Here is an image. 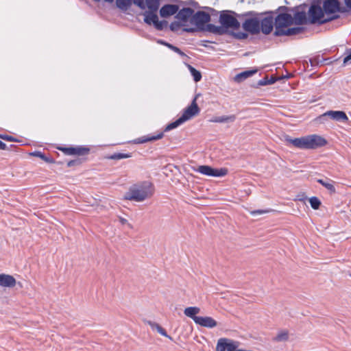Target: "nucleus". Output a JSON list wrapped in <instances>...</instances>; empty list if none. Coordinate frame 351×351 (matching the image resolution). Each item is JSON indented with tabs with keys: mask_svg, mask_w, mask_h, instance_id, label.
<instances>
[{
	"mask_svg": "<svg viewBox=\"0 0 351 351\" xmlns=\"http://www.w3.org/2000/svg\"><path fill=\"white\" fill-rule=\"evenodd\" d=\"M154 194L153 185L148 182L132 186L125 195V199L136 202H143L150 198Z\"/></svg>",
	"mask_w": 351,
	"mask_h": 351,
	"instance_id": "1",
	"label": "nucleus"
},
{
	"mask_svg": "<svg viewBox=\"0 0 351 351\" xmlns=\"http://www.w3.org/2000/svg\"><path fill=\"white\" fill-rule=\"evenodd\" d=\"M262 15L263 13L249 11L241 14H238L237 16L239 19L242 17H249L243 23L242 27L245 32L255 35L260 33V21L261 16Z\"/></svg>",
	"mask_w": 351,
	"mask_h": 351,
	"instance_id": "2",
	"label": "nucleus"
},
{
	"mask_svg": "<svg viewBox=\"0 0 351 351\" xmlns=\"http://www.w3.org/2000/svg\"><path fill=\"white\" fill-rule=\"evenodd\" d=\"M324 11L320 5L312 3L308 11V23L310 24H324L339 18V15H332L324 18Z\"/></svg>",
	"mask_w": 351,
	"mask_h": 351,
	"instance_id": "3",
	"label": "nucleus"
},
{
	"mask_svg": "<svg viewBox=\"0 0 351 351\" xmlns=\"http://www.w3.org/2000/svg\"><path fill=\"white\" fill-rule=\"evenodd\" d=\"M197 97V96H195V97L193 99L191 105L184 110L182 114L177 120L167 125L165 132H167L177 128L178 125H181L186 121L191 119L199 113V108L196 102Z\"/></svg>",
	"mask_w": 351,
	"mask_h": 351,
	"instance_id": "4",
	"label": "nucleus"
},
{
	"mask_svg": "<svg viewBox=\"0 0 351 351\" xmlns=\"http://www.w3.org/2000/svg\"><path fill=\"white\" fill-rule=\"evenodd\" d=\"M275 32H281L293 24V19L291 14L288 13H280L274 19Z\"/></svg>",
	"mask_w": 351,
	"mask_h": 351,
	"instance_id": "5",
	"label": "nucleus"
},
{
	"mask_svg": "<svg viewBox=\"0 0 351 351\" xmlns=\"http://www.w3.org/2000/svg\"><path fill=\"white\" fill-rule=\"evenodd\" d=\"M322 8L327 15H337V12L345 13L348 11L346 8L341 6L339 0H324Z\"/></svg>",
	"mask_w": 351,
	"mask_h": 351,
	"instance_id": "6",
	"label": "nucleus"
},
{
	"mask_svg": "<svg viewBox=\"0 0 351 351\" xmlns=\"http://www.w3.org/2000/svg\"><path fill=\"white\" fill-rule=\"evenodd\" d=\"M193 169L208 177H223L228 173V169L226 168L215 169L208 165H199Z\"/></svg>",
	"mask_w": 351,
	"mask_h": 351,
	"instance_id": "7",
	"label": "nucleus"
},
{
	"mask_svg": "<svg viewBox=\"0 0 351 351\" xmlns=\"http://www.w3.org/2000/svg\"><path fill=\"white\" fill-rule=\"evenodd\" d=\"M219 23L228 30V28L237 29L240 27V23L233 16L228 13H222L219 16Z\"/></svg>",
	"mask_w": 351,
	"mask_h": 351,
	"instance_id": "8",
	"label": "nucleus"
},
{
	"mask_svg": "<svg viewBox=\"0 0 351 351\" xmlns=\"http://www.w3.org/2000/svg\"><path fill=\"white\" fill-rule=\"evenodd\" d=\"M210 21V16L204 11H197L191 19V23L195 24L199 29H203L204 25Z\"/></svg>",
	"mask_w": 351,
	"mask_h": 351,
	"instance_id": "9",
	"label": "nucleus"
},
{
	"mask_svg": "<svg viewBox=\"0 0 351 351\" xmlns=\"http://www.w3.org/2000/svg\"><path fill=\"white\" fill-rule=\"evenodd\" d=\"M66 155L85 156L89 154L90 149L87 147L76 146L69 147H58Z\"/></svg>",
	"mask_w": 351,
	"mask_h": 351,
	"instance_id": "10",
	"label": "nucleus"
},
{
	"mask_svg": "<svg viewBox=\"0 0 351 351\" xmlns=\"http://www.w3.org/2000/svg\"><path fill=\"white\" fill-rule=\"evenodd\" d=\"M307 149H316L325 145L327 143L326 140L321 136L317 134H310L306 136Z\"/></svg>",
	"mask_w": 351,
	"mask_h": 351,
	"instance_id": "11",
	"label": "nucleus"
},
{
	"mask_svg": "<svg viewBox=\"0 0 351 351\" xmlns=\"http://www.w3.org/2000/svg\"><path fill=\"white\" fill-rule=\"evenodd\" d=\"M281 139L286 141L287 144L292 145L295 147L307 149L306 136L301 138H291L287 134H285Z\"/></svg>",
	"mask_w": 351,
	"mask_h": 351,
	"instance_id": "12",
	"label": "nucleus"
},
{
	"mask_svg": "<svg viewBox=\"0 0 351 351\" xmlns=\"http://www.w3.org/2000/svg\"><path fill=\"white\" fill-rule=\"evenodd\" d=\"M275 25V21L271 16H267L263 19H261L260 21V32L265 35L269 34Z\"/></svg>",
	"mask_w": 351,
	"mask_h": 351,
	"instance_id": "13",
	"label": "nucleus"
},
{
	"mask_svg": "<svg viewBox=\"0 0 351 351\" xmlns=\"http://www.w3.org/2000/svg\"><path fill=\"white\" fill-rule=\"evenodd\" d=\"M322 117H328L334 121L341 123H346L348 120V117L346 112L341 110H328L324 113Z\"/></svg>",
	"mask_w": 351,
	"mask_h": 351,
	"instance_id": "14",
	"label": "nucleus"
},
{
	"mask_svg": "<svg viewBox=\"0 0 351 351\" xmlns=\"http://www.w3.org/2000/svg\"><path fill=\"white\" fill-rule=\"evenodd\" d=\"M162 136H163L162 133H159L158 134H157L156 136L147 135V136H144L136 138L133 141L126 140L125 141L118 142L117 143L119 144V143H132L134 144H142V143H147L149 141H156V140L160 139L162 138Z\"/></svg>",
	"mask_w": 351,
	"mask_h": 351,
	"instance_id": "15",
	"label": "nucleus"
},
{
	"mask_svg": "<svg viewBox=\"0 0 351 351\" xmlns=\"http://www.w3.org/2000/svg\"><path fill=\"white\" fill-rule=\"evenodd\" d=\"M178 10L179 7L177 5L166 4L160 8V15L162 17L167 18L169 16L176 14Z\"/></svg>",
	"mask_w": 351,
	"mask_h": 351,
	"instance_id": "16",
	"label": "nucleus"
},
{
	"mask_svg": "<svg viewBox=\"0 0 351 351\" xmlns=\"http://www.w3.org/2000/svg\"><path fill=\"white\" fill-rule=\"evenodd\" d=\"M196 324L199 325L202 327L213 328L218 325V323L213 317L205 316L201 317L197 319Z\"/></svg>",
	"mask_w": 351,
	"mask_h": 351,
	"instance_id": "17",
	"label": "nucleus"
},
{
	"mask_svg": "<svg viewBox=\"0 0 351 351\" xmlns=\"http://www.w3.org/2000/svg\"><path fill=\"white\" fill-rule=\"evenodd\" d=\"M194 10L191 8H184L178 11L176 18L178 20L186 22L189 18L191 19Z\"/></svg>",
	"mask_w": 351,
	"mask_h": 351,
	"instance_id": "18",
	"label": "nucleus"
},
{
	"mask_svg": "<svg viewBox=\"0 0 351 351\" xmlns=\"http://www.w3.org/2000/svg\"><path fill=\"white\" fill-rule=\"evenodd\" d=\"M293 24L298 25H306L308 23V17H306V14L304 11L295 12L293 16Z\"/></svg>",
	"mask_w": 351,
	"mask_h": 351,
	"instance_id": "19",
	"label": "nucleus"
},
{
	"mask_svg": "<svg viewBox=\"0 0 351 351\" xmlns=\"http://www.w3.org/2000/svg\"><path fill=\"white\" fill-rule=\"evenodd\" d=\"M304 31V27H295L288 28L287 29H285L283 32H274V34L276 36H293L299 34Z\"/></svg>",
	"mask_w": 351,
	"mask_h": 351,
	"instance_id": "20",
	"label": "nucleus"
},
{
	"mask_svg": "<svg viewBox=\"0 0 351 351\" xmlns=\"http://www.w3.org/2000/svg\"><path fill=\"white\" fill-rule=\"evenodd\" d=\"M16 281L15 278L8 274H1L0 286L4 287H14L16 285Z\"/></svg>",
	"mask_w": 351,
	"mask_h": 351,
	"instance_id": "21",
	"label": "nucleus"
},
{
	"mask_svg": "<svg viewBox=\"0 0 351 351\" xmlns=\"http://www.w3.org/2000/svg\"><path fill=\"white\" fill-rule=\"evenodd\" d=\"M204 29L208 32L220 36L224 35L228 32V30H226L222 25L221 26H217L213 24H207Z\"/></svg>",
	"mask_w": 351,
	"mask_h": 351,
	"instance_id": "22",
	"label": "nucleus"
},
{
	"mask_svg": "<svg viewBox=\"0 0 351 351\" xmlns=\"http://www.w3.org/2000/svg\"><path fill=\"white\" fill-rule=\"evenodd\" d=\"M199 313L200 308L197 306H190L184 310V315L191 318L195 324L197 323V319L200 317V316H197Z\"/></svg>",
	"mask_w": 351,
	"mask_h": 351,
	"instance_id": "23",
	"label": "nucleus"
},
{
	"mask_svg": "<svg viewBox=\"0 0 351 351\" xmlns=\"http://www.w3.org/2000/svg\"><path fill=\"white\" fill-rule=\"evenodd\" d=\"M144 15V21L145 23L148 25H154L158 19L156 12L154 11H145L143 14Z\"/></svg>",
	"mask_w": 351,
	"mask_h": 351,
	"instance_id": "24",
	"label": "nucleus"
},
{
	"mask_svg": "<svg viewBox=\"0 0 351 351\" xmlns=\"http://www.w3.org/2000/svg\"><path fill=\"white\" fill-rule=\"evenodd\" d=\"M258 71V70L256 69H252V70H248V71H243L239 74H237L235 77H234V80L237 82H242L243 80L252 76L253 75H254L255 73H256Z\"/></svg>",
	"mask_w": 351,
	"mask_h": 351,
	"instance_id": "25",
	"label": "nucleus"
},
{
	"mask_svg": "<svg viewBox=\"0 0 351 351\" xmlns=\"http://www.w3.org/2000/svg\"><path fill=\"white\" fill-rule=\"evenodd\" d=\"M145 323L149 325L152 330H156L161 335L171 339V337L167 334L166 330L158 324L152 321H146Z\"/></svg>",
	"mask_w": 351,
	"mask_h": 351,
	"instance_id": "26",
	"label": "nucleus"
},
{
	"mask_svg": "<svg viewBox=\"0 0 351 351\" xmlns=\"http://www.w3.org/2000/svg\"><path fill=\"white\" fill-rule=\"evenodd\" d=\"M132 5V0H116L117 7L121 11L126 12Z\"/></svg>",
	"mask_w": 351,
	"mask_h": 351,
	"instance_id": "27",
	"label": "nucleus"
},
{
	"mask_svg": "<svg viewBox=\"0 0 351 351\" xmlns=\"http://www.w3.org/2000/svg\"><path fill=\"white\" fill-rule=\"evenodd\" d=\"M289 335L287 330H280L274 337L276 342H285L289 340Z\"/></svg>",
	"mask_w": 351,
	"mask_h": 351,
	"instance_id": "28",
	"label": "nucleus"
},
{
	"mask_svg": "<svg viewBox=\"0 0 351 351\" xmlns=\"http://www.w3.org/2000/svg\"><path fill=\"white\" fill-rule=\"evenodd\" d=\"M145 8H147V11L157 12L160 5L159 0H145Z\"/></svg>",
	"mask_w": 351,
	"mask_h": 351,
	"instance_id": "29",
	"label": "nucleus"
},
{
	"mask_svg": "<svg viewBox=\"0 0 351 351\" xmlns=\"http://www.w3.org/2000/svg\"><path fill=\"white\" fill-rule=\"evenodd\" d=\"M317 182L320 183L322 186H324L326 189L330 191L331 193L335 192V189L333 185V182L328 180H317Z\"/></svg>",
	"mask_w": 351,
	"mask_h": 351,
	"instance_id": "30",
	"label": "nucleus"
},
{
	"mask_svg": "<svg viewBox=\"0 0 351 351\" xmlns=\"http://www.w3.org/2000/svg\"><path fill=\"white\" fill-rule=\"evenodd\" d=\"M187 67H188L191 75L193 76L194 81L195 82L200 81L202 79L201 73L190 64H187Z\"/></svg>",
	"mask_w": 351,
	"mask_h": 351,
	"instance_id": "31",
	"label": "nucleus"
},
{
	"mask_svg": "<svg viewBox=\"0 0 351 351\" xmlns=\"http://www.w3.org/2000/svg\"><path fill=\"white\" fill-rule=\"evenodd\" d=\"M131 157L130 154L123 153H114L110 156H105V158L110 160H121Z\"/></svg>",
	"mask_w": 351,
	"mask_h": 351,
	"instance_id": "32",
	"label": "nucleus"
},
{
	"mask_svg": "<svg viewBox=\"0 0 351 351\" xmlns=\"http://www.w3.org/2000/svg\"><path fill=\"white\" fill-rule=\"evenodd\" d=\"M29 155L32 156L40 158V159H42L43 160L47 163H54V160L52 158L47 157L40 152L36 151L34 152H32L29 154Z\"/></svg>",
	"mask_w": 351,
	"mask_h": 351,
	"instance_id": "33",
	"label": "nucleus"
},
{
	"mask_svg": "<svg viewBox=\"0 0 351 351\" xmlns=\"http://www.w3.org/2000/svg\"><path fill=\"white\" fill-rule=\"evenodd\" d=\"M235 119L234 115L231 116H221L216 117L213 121L218 123H223V122H232Z\"/></svg>",
	"mask_w": 351,
	"mask_h": 351,
	"instance_id": "34",
	"label": "nucleus"
},
{
	"mask_svg": "<svg viewBox=\"0 0 351 351\" xmlns=\"http://www.w3.org/2000/svg\"><path fill=\"white\" fill-rule=\"evenodd\" d=\"M0 138L10 143L21 142V141H19L17 138L12 135H9L6 133H0Z\"/></svg>",
	"mask_w": 351,
	"mask_h": 351,
	"instance_id": "35",
	"label": "nucleus"
},
{
	"mask_svg": "<svg viewBox=\"0 0 351 351\" xmlns=\"http://www.w3.org/2000/svg\"><path fill=\"white\" fill-rule=\"evenodd\" d=\"M309 203L311 206V207L315 209V210H317L319 208V207L321 205V202L320 200L316 197H312L309 199Z\"/></svg>",
	"mask_w": 351,
	"mask_h": 351,
	"instance_id": "36",
	"label": "nucleus"
},
{
	"mask_svg": "<svg viewBox=\"0 0 351 351\" xmlns=\"http://www.w3.org/2000/svg\"><path fill=\"white\" fill-rule=\"evenodd\" d=\"M168 25L167 21H160L158 19L154 24V27L157 30H162L165 27H166Z\"/></svg>",
	"mask_w": 351,
	"mask_h": 351,
	"instance_id": "37",
	"label": "nucleus"
},
{
	"mask_svg": "<svg viewBox=\"0 0 351 351\" xmlns=\"http://www.w3.org/2000/svg\"><path fill=\"white\" fill-rule=\"evenodd\" d=\"M182 24L178 21H173L170 24L169 28L172 32H177L180 29Z\"/></svg>",
	"mask_w": 351,
	"mask_h": 351,
	"instance_id": "38",
	"label": "nucleus"
},
{
	"mask_svg": "<svg viewBox=\"0 0 351 351\" xmlns=\"http://www.w3.org/2000/svg\"><path fill=\"white\" fill-rule=\"evenodd\" d=\"M347 56L344 58L343 64L346 66V64L350 63L351 60V48L346 50Z\"/></svg>",
	"mask_w": 351,
	"mask_h": 351,
	"instance_id": "39",
	"label": "nucleus"
},
{
	"mask_svg": "<svg viewBox=\"0 0 351 351\" xmlns=\"http://www.w3.org/2000/svg\"><path fill=\"white\" fill-rule=\"evenodd\" d=\"M145 0H132V4L137 5L141 10H144L145 8Z\"/></svg>",
	"mask_w": 351,
	"mask_h": 351,
	"instance_id": "40",
	"label": "nucleus"
},
{
	"mask_svg": "<svg viewBox=\"0 0 351 351\" xmlns=\"http://www.w3.org/2000/svg\"><path fill=\"white\" fill-rule=\"evenodd\" d=\"M236 38L243 40L246 39L248 37V34L245 32H237L234 34Z\"/></svg>",
	"mask_w": 351,
	"mask_h": 351,
	"instance_id": "41",
	"label": "nucleus"
},
{
	"mask_svg": "<svg viewBox=\"0 0 351 351\" xmlns=\"http://www.w3.org/2000/svg\"><path fill=\"white\" fill-rule=\"evenodd\" d=\"M268 77L265 76L263 79L258 81V85L261 86L268 85Z\"/></svg>",
	"mask_w": 351,
	"mask_h": 351,
	"instance_id": "42",
	"label": "nucleus"
},
{
	"mask_svg": "<svg viewBox=\"0 0 351 351\" xmlns=\"http://www.w3.org/2000/svg\"><path fill=\"white\" fill-rule=\"evenodd\" d=\"M269 213V210H253V211H251L250 213L251 215H261V214H265V213Z\"/></svg>",
	"mask_w": 351,
	"mask_h": 351,
	"instance_id": "43",
	"label": "nucleus"
},
{
	"mask_svg": "<svg viewBox=\"0 0 351 351\" xmlns=\"http://www.w3.org/2000/svg\"><path fill=\"white\" fill-rule=\"evenodd\" d=\"M173 51L177 53H178L182 57H186V55L178 47H176L173 48Z\"/></svg>",
	"mask_w": 351,
	"mask_h": 351,
	"instance_id": "44",
	"label": "nucleus"
},
{
	"mask_svg": "<svg viewBox=\"0 0 351 351\" xmlns=\"http://www.w3.org/2000/svg\"><path fill=\"white\" fill-rule=\"evenodd\" d=\"M183 31L186 32L193 33L195 32L197 29L194 27H185L183 29Z\"/></svg>",
	"mask_w": 351,
	"mask_h": 351,
	"instance_id": "45",
	"label": "nucleus"
},
{
	"mask_svg": "<svg viewBox=\"0 0 351 351\" xmlns=\"http://www.w3.org/2000/svg\"><path fill=\"white\" fill-rule=\"evenodd\" d=\"M346 9L351 10V0H344Z\"/></svg>",
	"mask_w": 351,
	"mask_h": 351,
	"instance_id": "46",
	"label": "nucleus"
},
{
	"mask_svg": "<svg viewBox=\"0 0 351 351\" xmlns=\"http://www.w3.org/2000/svg\"><path fill=\"white\" fill-rule=\"evenodd\" d=\"M7 149V147H6V145L3 143L2 141H0V149Z\"/></svg>",
	"mask_w": 351,
	"mask_h": 351,
	"instance_id": "47",
	"label": "nucleus"
},
{
	"mask_svg": "<svg viewBox=\"0 0 351 351\" xmlns=\"http://www.w3.org/2000/svg\"><path fill=\"white\" fill-rule=\"evenodd\" d=\"M165 46L167 47H168L169 49H170L171 50H172V51H173V48L175 47L174 45H171V44H170V43H169L167 42L166 43Z\"/></svg>",
	"mask_w": 351,
	"mask_h": 351,
	"instance_id": "48",
	"label": "nucleus"
},
{
	"mask_svg": "<svg viewBox=\"0 0 351 351\" xmlns=\"http://www.w3.org/2000/svg\"><path fill=\"white\" fill-rule=\"evenodd\" d=\"M165 46L167 47H168L169 49H170L171 50H172V51H173V48L175 47L174 45H171V44H170V43H169L167 42L166 43Z\"/></svg>",
	"mask_w": 351,
	"mask_h": 351,
	"instance_id": "49",
	"label": "nucleus"
},
{
	"mask_svg": "<svg viewBox=\"0 0 351 351\" xmlns=\"http://www.w3.org/2000/svg\"><path fill=\"white\" fill-rule=\"evenodd\" d=\"M276 82V79L274 78V77H271V79L269 80L268 81V85L269 84H273L274 82Z\"/></svg>",
	"mask_w": 351,
	"mask_h": 351,
	"instance_id": "50",
	"label": "nucleus"
},
{
	"mask_svg": "<svg viewBox=\"0 0 351 351\" xmlns=\"http://www.w3.org/2000/svg\"><path fill=\"white\" fill-rule=\"evenodd\" d=\"M95 2H99L101 0H93ZM105 2H107V3H112L114 1V0H103Z\"/></svg>",
	"mask_w": 351,
	"mask_h": 351,
	"instance_id": "51",
	"label": "nucleus"
},
{
	"mask_svg": "<svg viewBox=\"0 0 351 351\" xmlns=\"http://www.w3.org/2000/svg\"><path fill=\"white\" fill-rule=\"evenodd\" d=\"M120 222L122 224H126L128 223V221L125 219L120 218Z\"/></svg>",
	"mask_w": 351,
	"mask_h": 351,
	"instance_id": "52",
	"label": "nucleus"
},
{
	"mask_svg": "<svg viewBox=\"0 0 351 351\" xmlns=\"http://www.w3.org/2000/svg\"><path fill=\"white\" fill-rule=\"evenodd\" d=\"M75 163V160H71V161H69V162L67 163V165H68V167H71V166H73Z\"/></svg>",
	"mask_w": 351,
	"mask_h": 351,
	"instance_id": "53",
	"label": "nucleus"
},
{
	"mask_svg": "<svg viewBox=\"0 0 351 351\" xmlns=\"http://www.w3.org/2000/svg\"><path fill=\"white\" fill-rule=\"evenodd\" d=\"M157 42H158V43L161 44V45H162L164 46H165V44L167 43L166 41L162 40H158Z\"/></svg>",
	"mask_w": 351,
	"mask_h": 351,
	"instance_id": "54",
	"label": "nucleus"
},
{
	"mask_svg": "<svg viewBox=\"0 0 351 351\" xmlns=\"http://www.w3.org/2000/svg\"><path fill=\"white\" fill-rule=\"evenodd\" d=\"M279 10H287V8L282 6V7H280Z\"/></svg>",
	"mask_w": 351,
	"mask_h": 351,
	"instance_id": "55",
	"label": "nucleus"
},
{
	"mask_svg": "<svg viewBox=\"0 0 351 351\" xmlns=\"http://www.w3.org/2000/svg\"><path fill=\"white\" fill-rule=\"evenodd\" d=\"M298 199H299L300 201H303V200H304V199H302V198H299Z\"/></svg>",
	"mask_w": 351,
	"mask_h": 351,
	"instance_id": "56",
	"label": "nucleus"
}]
</instances>
